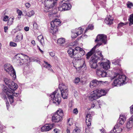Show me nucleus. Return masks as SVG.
<instances>
[{
	"label": "nucleus",
	"instance_id": "nucleus-5",
	"mask_svg": "<svg viewBox=\"0 0 133 133\" xmlns=\"http://www.w3.org/2000/svg\"><path fill=\"white\" fill-rule=\"evenodd\" d=\"M4 69L12 77L13 80L16 78L15 71L13 66L9 64H6L4 65Z\"/></svg>",
	"mask_w": 133,
	"mask_h": 133
},
{
	"label": "nucleus",
	"instance_id": "nucleus-12",
	"mask_svg": "<svg viewBox=\"0 0 133 133\" xmlns=\"http://www.w3.org/2000/svg\"><path fill=\"white\" fill-rule=\"evenodd\" d=\"M16 90H13L9 89L6 87H4L3 89V92L4 94H8L11 95L13 97H17L18 95V93H15L14 91Z\"/></svg>",
	"mask_w": 133,
	"mask_h": 133
},
{
	"label": "nucleus",
	"instance_id": "nucleus-52",
	"mask_svg": "<svg viewBox=\"0 0 133 133\" xmlns=\"http://www.w3.org/2000/svg\"><path fill=\"white\" fill-rule=\"evenodd\" d=\"M33 26L34 29H37L38 28V25L36 23H34L33 24Z\"/></svg>",
	"mask_w": 133,
	"mask_h": 133
},
{
	"label": "nucleus",
	"instance_id": "nucleus-17",
	"mask_svg": "<svg viewBox=\"0 0 133 133\" xmlns=\"http://www.w3.org/2000/svg\"><path fill=\"white\" fill-rule=\"evenodd\" d=\"M59 19H55L53 20L50 23L51 27L56 28L60 26L61 23Z\"/></svg>",
	"mask_w": 133,
	"mask_h": 133
},
{
	"label": "nucleus",
	"instance_id": "nucleus-44",
	"mask_svg": "<svg viewBox=\"0 0 133 133\" xmlns=\"http://www.w3.org/2000/svg\"><path fill=\"white\" fill-rule=\"evenodd\" d=\"M10 45L11 46L15 47L17 46V44L12 42H10Z\"/></svg>",
	"mask_w": 133,
	"mask_h": 133
},
{
	"label": "nucleus",
	"instance_id": "nucleus-35",
	"mask_svg": "<svg viewBox=\"0 0 133 133\" xmlns=\"http://www.w3.org/2000/svg\"><path fill=\"white\" fill-rule=\"evenodd\" d=\"M58 29L57 27H51L50 32L52 34H54L56 33L58 31Z\"/></svg>",
	"mask_w": 133,
	"mask_h": 133
},
{
	"label": "nucleus",
	"instance_id": "nucleus-16",
	"mask_svg": "<svg viewBox=\"0 0 133 133\" xmlns=\"http://www.w3.org/2000/svg\"><path fill=\"white\" fill-rule=\"evenodd\" d=\"M122 129L119 124H117L114 127L113 130L111 131L112 133H119L122 131Z\"/></svg>",
	"mask_w": 133,
	"mask_h": 133
},
{
	"label": "nucleus",
	"instance_id": "nucleus-14",
	"mask_svg": "<svg viewBox=\"0 0 133 133\" xmlns=\"http://www.w3.org/2000/svg\"><path fill=\"white\" fill-rule=\"evenodd\" d=\"M54 126V124H49L45 125L41 128V130L42 131H46L51 129Z\"/></svg>",
	"mask_w": 133,
	"mask_h": 133
},
{
	"label": "nucleus",
	"instance_id": "nucleus-53",
	"mask_svg": "<svg viewBox=\"0 0 133 133\" xmlns=\"http://www.w3.org/2000/svg\"><path fill=\"white\" fill-rule=\"evenodd\" d=\"M54 133H58L60 131L58 129H55L54 130Z\"/></svg>",
	"mask_w": 133,
	"mask_h": 133
},
{
	"label": "nucleus",
	"instance_id": "nucleus-1",
	"mask_svg": "<svg viewBox=\"0 0 133 133\" xmlns=\"http://www.w3.org/2000/svg\"><path fill=\"white\" fill-rule=\"evenodd\" d=\"M68 52L70 57L74 58L73 63L77 62L80 64L79 68L81 69L85 66L84 59L81 58L85 54V52L82 49L79 47H76L74 49L70 48L68 50Z\"/></svg>",
	"mask_w": 133,
	"mask_h": 133
},
{
	"label": "nucleus",
	"instance_id": "nucleus-6",
	"mask_svg": "<svg viewBox=\"0 0 133 133\" xmlns=\"http://www.w3.org/2000/svg\"><path fill=\"white\" fill-rule=\"evenodd\" d=\"M52 99L53 103L55 105H58L61 102V98L60 94L55 91L50 95Z\"/></svg>",
	"mask_w": 133,
	"mask_h": 133
},
{
	"label": "nucleus",
	"instance_id": "nucleus-2",
	"mask_svg": "<svg viewBox=\"0 0 133 133\" xmlns=\"http://www.w3.org/2000/svg\"><path fill=\"white\" fill-rule=\"evenodd\" d=\"M108 92L107 89H97L91 92L88 95V96L90 101H92L105 95Z\"/></svg>",
	"mask_w": 133,
	"mask_h": 133
},
{
	"label": "nucleus",
	"instance_id": "nucleus-28",
	"mask_svg": "<svg viewBox=\"0 0 133 133\" xmlns=\"http://www.w3.org/2000/svg\"><path fill=\"white\" fill-rule=\"evenodd\" d=\"M37 38L41 44L43 46H44L45 43L44 38L43 36L41 35L39 36Z\"/></svg>",
	"mask_w": 133,
	"mask_h": 133
},
{
	"label": "nucleus",
	"instance_id": "nucleus-58",
	"mask_svg": "<svg viewBox=\"0 0 133 133\" xmlns=\"http://www.w3.org/2000/svg\"><path fill=\"white\" fill-rule=\"evenodd\" d=\"M50 55L52 57H53L55 56V53L52 52H50L49 53Z\"/></svg>",
	"mask_w": 133,
	"mask_h": 133
},
{
	"label": "nucleus",
	"instance_id": "nucleus-34",
	"mask_svg": "<svg viewBox=\"0 0 133 133\" xmlns=\"http://www.w3.org/2000/svg\"><path fill=\"white\" fill-rule=\"evenodd\" d=\"M5 94L8 96V98L9 99V101L10 102V103L11 104H12V103H13L14 100H13V98L14 97L12 96L11 95H9V94Z\"/></svg>",
	"mask_w": 133,
	"mask_h": 133
},
{
	"label": "nucleus",
	"instance_id": "nucleus-47",
	"mask_svg": "<svg viewBox=\"0 0 133 133\" xmlns=\"http://www.w3.org/2000/svg\"><path fill=\"white\" fill-rule=\"evenodd\" d=\"M9 17L7 16H4L3 17V21H4L6 22L9 19Z\"/></svg>",
	"mask_w": 133,
	"mask_h": 133
},
{
	"label": "nucleus",
	"instance_id": "nucleus-10",
	"mask_svg": "<svg viewBox=\"0 0 133 133\" xmlns=\"http://www.w3.org/2000/svg\"><path fill=\"white\" fill-rule=\"evenodd\" d=\"M56 2L52 0H45L44 5L45 8L44 11L45 12H49V9L54 7Z\"/></svg>",
	"mask_w": 133,
	"mask_h": 133
},
{
	"label": "nucleus",
	"instance_id": "nucleus-19",
	"mask_svg": "<svg viewBox=\"0 0 133 133\" xmlns=\"http://www.w3.org/2000/svg\"><path fill=\"white\" fill-rule=\"evenodd\" d=\"M96 74L100 77H105L107 75L106 72L100 69H97L96 70Z\"/></svg>",
	"mask_w": 133,
	"mask_h": 133
},
{
	"label": "nucleus",
	"instance_id": "nucleus-31",
	"mask_svg": "<svg viewBox=\"0 0 133 133\" xmlns=\"http://www.w3.org/2000/svg\"><path fill=\"white\" fill-rule=\"evenodd\" d=\"M97 62H92V61H90V64L91 68L94 69H96L97 66Z\"/></svg>",
	"mask_w": 133,
	"mask_h": 133
},
{
	"label": "nucleus",
	"instance_id": "nucleus-11",
	"mask_svg": "<svg viewBox=\"0 0 133 133\" xmlns=\"http://www.w3.org/2000/svg\"><path fill=\"white\" fill-rule=\"evenodd\" d=\"M71 7V5L70 3L61 1L58 9L60 11H65L70 10Z\"/></svg>",
	"mask_w": 133,
	"mask_h": 133
},
{
	"label": "nucleus",
	"instance_id": "nucleus-38",
	"mask_svg": "<svg viewBox=\"0 0 133 133\" xmlns=\"http://www.w3.org/2000/svg\"><path fill=\"white\" fill-rule=\"evenodd\" d=\"M120 60L118 59H115L114 60L112 61V64L115 65L118 64L119 63Z\"/></svg>",
	"mask_w": 133,
	"mask_h": 133
},
{
	"label": "nucleus",
	"instance_id": "nucleus-13",
	"mask_svg": "<svg viewBox=\"0 0 133 133\" xmlns=\"http://www.w3.org/2000/svg\"><path fill=\"white\" fill-rule=\"evenodd\" d=\"M60 89L62 97L64 99L67 98L68 96V90L67 89V87L63 85Z\"/></svg>",
	"mask_w": 133,
	"mask_h": 133
},
{
	"label": "nucleus",
	"instance_id": "nucleus-42",
	"mask_svg": "<svg viewBox=\"0 0 133 133\" xmlns=\"http://www.w3.org/2000/svg\"><path fill=\"white\" fill-rule=\"evenodd\" d=\"M80 79L78 77H76L74 81V82L77 84L80 81Z\"/></svg>",
	"mask_w": 133,
	"mask_h": 133
},
{
	"label": "nucleus",
	"instance_id": "nucleus-39",
	"mask_svg": "<svg viewBox=\"0 0 133 133\" xmlns=\"http://www.w3.org/2000/svg\"><path fill=\"white\" fill-rule=\"evenodd\" d=\"M74 123L73 119L72 118H69L68 119V124L69 125H72Z\"/></svg>",
	"mask_w": 133,
	"mask_h": 133
},
{
	"label": "nucleus",
	"instance_id": "nucleus-21",
	"mask_svg": "<svg viewBox=\"0 0 133 133\" xmlns=\"http://www.w3.org/2000/svg\"><path fill=\"white\" fill-rule=\"evenodd\" d=\"M126 118L124 115H120L118 121L117 123L119 124L121 126V125H122L123 124L124 121L125 120Z\"/></svg>",
	"mask_w": 133,
	"mask_h": 133
},
{
	"label": "nucleus",
	"instance_id": "nucleus-55",
	"mask_svg": "<svg viewBox=\"0 0 133 133\" xmlns=\"http://www.w3.org/2000/svg\"><path fill=\"white\" fill-rule=\"evenodd\" d=\"M73 112L76 114H77L78 112V110L76 108L75 109L73 110Z\"/></svg>",
	"mask_w": 133,
	"mask_h": 133
},
{
	"label": "nucleus",
	"instance_id": "nucleus-36",
	"mask_svg": "<svg viewBox=\"0 0 133 133\" xmlns=\"http://www.w3.org/2000/svg\"><path fill=\"white\" fill-rule=\"evenodd\" d=\"M14 19V17H11L10 18L7 22L8 25H11L12 24Z\"/></svg>",
	"mask_w": 133,
	"mask_h": 133
},
{
	"label": "nucleus",
	"instance_id": "nucleus-32",
	"mask_svg": "<svg viewBox=\"0 0 133 133\" xmlns=\"http://www.w3.org/2000/svg\"><path fill=\"white\" fill-rule=\"evenodd\" d=\"M128 20L129 22V25L131 26L133 24V14H132L130 16Z\"/></svg>",
	"mask_w": 133,
	"mask_h": 133
},
{
	"label": "nucleus",
	"instance_id": "nucleus-40",
	"mask_svg": "<svg viewBox=\"0 0 133 133\" xmlns=\"http://www.w3.org/2000/svg\"><path fill=\"white\" fill-rule=\"evenodd\" d=\"M93 28L94 26L92 25H89L86 29L85 31V32H86L88 30H92L93 29Z\"/></svg>",
	"mask_w": 133,
	"mask_h": 133
},
{
	"label": "nucleus",
	"instance_id": "nucleus-43",
	"mask_svg": "<svg viewBox=\"0 0 133 133\" xmlns=\"http://www.w3.org/2000/svg\"><path fill=\"white\" fill-rule=\"evenodd\" d=\"M101 83L104 85H107L109 84V83L108 81H99V83Z\"/></svg>",
	"mask_w": 133,
	"mask_h": 133
},
{
	"label": "nucleus",
	"instance_id": "nucleus-59",
	"mask_svg": "<svg viewBox=\"0 0 133 133\" xmlns=\"http://www.w3.org/2000/svg\"><path fill=\"white\" fill-rule=\"evenodd\" d=\"M6 106L7 107V109H8L9 108L10 105L9 103L8 102H6Z\"/></svg>",
	"mask_w": 133,
	"mask_h": 133
},
{
	"label": "nucleus",
	"instance_id": "nucleus-26",
	"mask_svg": "<svg viewBox=\"0 0 133 133\" xmlns=\"http://www.w3.org/2000/svg\"><path fill=\"white\" fill-rule=\"evenodd\" d=\"M92 55L90 59V61L97 62L98 60L99 59V57L93 54Z\"/></svg>",
	"mask_w": 133,
	"mask_h": 133
},
{
	"label": "nucleus",
	"instance_id": "nucleus-3",
	"mask_svg": "<svg viewBox=\"0 0 133 133\" xmlns=\"http://www.w3.org/2000/svg\"><path fill=\"white\" fill-rule=\"evenodd\" d=\"M107 41V36L104 34H99L97 35V38L95 40V42H97V44L87 54L88 57L90 56L92 52L96 48L98 47L101 45L102 43L104 44L106 43Z\"/></svg>",
	"mask_w": 133,
	"mask_h": 133
},
{
	"label": "nucleus",
	"instance_id": "nucleus-50",
	"mask_svg": "<svg viewBox=\"0 0 133 133\" xmlns=\"http://www.w3.org/2000/svg\"><path fill=\"white\" fill-rule=\"evenodd\" d=\"M127 7L129 8H131L133 6V4L131 3H129L127 4Z\"/></svg>",
	"mask_w": 133,
	"mask_h": 133
},
{
	"label": "nucleus",
	"instance_id": "nucleus-22",
	"mask_svg": "<svg viewBox=\"0 0 133 133\" xmlns=\"http://www.w3.org/2000/svg\"><path fill=\"white\" fill-rule=\"evenodd\" d=\"M99 84V81H98L96 79H94L91 81L90 83V87L92 88L95 87Z\"/></svg>",
	"mask_w": 133,
	"mask_h": 133
},
{
	"label": "nucleus",
	"instance_id": "nucleus-41",
	"mask_svg": "<svg viewBox=\"0 0 133 133\" xmlns=\"http://www.w3.org/2000/svg\"><path fill=\"white\" fill-rule=\"evenodd\" d=\"M78 29H76L74 30H72L71 31V32L72 33V34H71V37L72 38H75L76 37H74V36H75L76 35L75 33H76V32H74V31H76V30H77Z\"/></svg>",
	"mask_w": 133,
	"mask_h": 133
},
{
	"label": "nucleus",
	"instance_id": "nucleus-57",
	"mask_svg": "<svg viewBox=\"0 0 133 133\" xmlns=\"http://www.w3.org/2000/svg\"><path fill=\"white\" fill-rule=\"evenodd\" d=\"M24 30L26 31H28L29 30V28L28 26H26L24 28Z\"/></svg>",
	"mask_w": 133,
	"mask_h": 133
},
{
	"label": "nucleus",
	"instance_id": "nucleus-4",
	"mask_svg": "<svg viewBox=\"0 0 133 133\" xmlns=\"http://www.w3.org/2000/svg\"><path fill=\"white\" fill-rule=\"evenodd\" d=\"M114 78H115L112 83V85L114 86L123 85L126 84L127 81V78L124 75H121L117 74L116 77H114Z\"/></svg>",
	"mask_w": 133,
	"mask_h": 133
},
{
	"label": "nucleus",
	"instance_id": "nucleus-15",
	"mask_svg": "<svg viewBox=\"0 0 133 133\" xmlns=\"http://www.w3.org/2000/svg\"><path fill=\"white\" fill-rule=\"evenodd\" d=\"M95 49L92 52L90 56L89 57H88L87 56V59H88L91 55L93 54H95L96 55V54L98 55L99 57V59L100 60H103V55L102 54V52L101 51L99 50H96L95 51Z\"/></svg>",
	"mask_w": 133,
	"mask_h": 133
},
{
	"label": "nucleus",
	"instance_id": "nucleus-23",
	"mask_svg": "<svg viewBox=\"0 0 133 133\" xmlns=\"http://www.w3.org/2000/svg\"><path fill=\"white\" fill-rule=\"evenodd\" d=\"M23 36V35L21 33H18L15 37V42H19L21 41L22 39Z\"/></svg>",
	"mask_w": 133,
	"mask_h": 133
},
{
	"label": "nucleus",
	"instance_id": "nucleus-25",
	"mask_svg": "<svg viewBox=\"0 0 133 133\" xmlns=\"http://www.w3.org/2000/svg\"><path fill=\"white\" fill-rule=\"evenodd\" d=\"M44 63L43 64L44 67L48 69L50 71L53 72V70L51 68V66L46 61H44Z\"/></svg>",
	"mask_w": 133,
	"mask_h": 133
},
{
	"label": "nucleus",
	"instance_id": "nucleus-48",
	"mask_svg": "<svg viewBox=\"0 0 133 133\" xmlns=\"http://www.w3.org/2000/svg\"><path fill=\"white\" fill-rule=\"evenodd\" d=\"M17 12L18 14V16H20L22 14V11L18 9L17 10Z\"/></svg>",
	"mask_w": 133,
	"mask_h": 133
},
{
	"label": "nucleus",
	"instance_id": "nucleus-7",
	"mask_svg": "<svg viewBox=\"0 0 133 133\" xmlns=\"http://www.w3.org/2000/svg\"><path fill=\"white\" fill-rule=\"evenodd\" d=\"M4 81L5 84L8 86V88L9 89L16 90L18 88V86L16 83L9 78H4Z\"/></svg>",
	"mask_w": 133,
	"mask_h": 133
},
{
	"label": "nucleus",
	"instance_id": "nucleus-27",
	"mask_svg": "<svg viewBox=\"0 0 133 133\" xmlns=\"http://www.w3.org/2000/svg\"><path fill=\"white\" fill-rule=\"evenodd\" d=\"M78 29L76 30V31H74V32H76L75 33L76 35L74 36V37H76L78 35L81 34L83 31V29H82L81 27H79L78 29Z\"/></svg>",
	"mask_w": 133,
	"mask_h": 133
},
{
	"label": "nucleus",
	"instance_id": "nucleus-8",
	"mask_svg": "<svg viewBox=\"0 0 133 133\" xmlns=\"http://www.w3.org/2000/svg\"><path fill=\"white\" fill-rule=\"evenodd\" d=\"M63 115V110H59L52 116V120L53 122H58L60 121Z\"/></svg>",
	"mask_w": 133,
	"mask_h": 133
},
{
	"label": "nucleus",
	"instance_id": "nucleus-54",
	"mask_svg": "<svg viewBox=\"0 0 133 133\" xmlns=\"http://www.w3.org/2000/svg\"><path fill=\"white\" fill-rule=\"evenodd\" d=\"M130 112L131 114H133V104L130 107Z\"/></svg>",
	"mask_w": 133,
	"mask_h": 133
},
{
	"label": "nucleus",
	"instance_id": "nucleus-24",
	"mask_svg": "<svg viewBox=\"0 0 133 133\" xmlns=\"http://www.w3.org/2000/svg\"><path fill=\"white\" fill-rule=\"evenodd\" d=\"M113 19L109 15L106 18L105 22L107 24H111L112 23Z\"/></svg>",
	"mask_w": 133,
	"mask_h": 133
},
{
	"label": "nucleus",
	"instance_id": "nucleus-56",
	"mask_svg": "<svg viewBox=\"0 0 133 133\" xmlns=\"http://www.w3.org/2000/svg\"><path fill=\"white\" fill-rule=\"evenodd\" d=\"M100 131L101 132V133H106L105 130L103 129L100 130Z\"/></svg>",
	"mask_w": 133,
	"mask_h": 133
},
{
	"label": "nucleus",
	"instance_id": "nucleus-33",
	"mask_svg": "<svg viewBox=\"0 0 133 133\" xmlns=\"http://www.w3.org/2000/svg\"><path fill=\"white\" fill-rule=\"evenodd\" d=\"M34 11L32 10L28 12L26 14V15L29 17H31V16L34 15Z\"/></svg>",
	"mask_w": 133,
	"mask_h": 133
},
{
	"label": "nucleus",
	"instance_id": "nucleus-51",
	"mask_svg": "<svg viewBox=\"0 0 133 133\" xmlns=\"http://www.w3.org/2000/svg\"><path fill=\"white\" fill-rule=\"evenodd\" d=\"M49 17H56V14L54 13L52 14H50V13H49Z\"/></svg>",
	"mask_w": 133,
	"mask_h": 133
},
{
	"label": "nucleus",
	"instance_id": "nucleus-30",
	"mask_svg": "<svg viewBox=\"0 0 133 133\" xmlns=\"http://www.w3.org/2000/svg\"><path fill=\"white\" fill-rule=\"evenodd\" d=\"M129 120L126 124V127L128 129L131 128L133 127V121L129 119Z\"/></svg>",
	"mask_w": 133,
	"mask_h": 133
},
{
	"label": "nucleus",
	"instance_id": "nucleus-61",
	"mask_svg": "<svg viewBox=\"0 0 133 133\" xmlns=\"http://www.w3.org/2000/svg\"><path fill=\"white\" fill-rule=\"evenodd\" d=\"M37 48H38V49H39V50L40 51V52L42 54H43V51L38 46H37Z\"/></svg>",
	"mask_w": 133,
	"mask_h": 133
},
{
	"label": "nucleus",
	"instance_id": "nucleus-37",
	"mask_svg": "<svg viewBox=\"0 0 133 133\" xmlns=\"http://www.w3.org/2000/svg\"><path fill=\"white\" fill-rule=\"evenodd\" d=\"M81 130L79 128L76 127L74 130L73 133H79Z\"/></svg>",
	"mask_w": 133,
	"mask_h": 133
},
{
	"label": "nucleus",
	"instance_id": "nucleus-49",
	"mask_svg": "<svg viewBox=\"0 0 133 133\" xmlns=\"http://www.w3.org/2000/svg\"><path fill=\"white\" fill-rule=\"evenodd\" d=\"M25 5V7L27 8H29L31 6V5L29 3H26Z\"/></svg>",
	"mask_w": 133,
	"mask_h": 133
},
{
	"label": "nucleus",
	"instance_id": "nucleus-60",
	"mask_svg": "<svg viewBox=\"0 0 133 133\" xmlns=\"http://www.w3.org/2000/svg\"><path fill=\"white\" fill-rule=\"evenodd\" d=\"M8 29V27L7 26L4 27V31L5 32H7V30Z\"/></svg>",
	"mask_w": 133,
	"mask_h": 133
},
{
	"label": "nucleus",
	"instance_id": "nucleus-64",
	"mask_svg": "<svg viewBox=\"0 0 133 133\" xmlns=\"http://www.w3.org/2000/svg\"><path fill=\"white\" fill-rule=\"evenodd\" d=\"M129 119L133 121V115L129 118Z\"/></svg>",
	"mask_w": 133,
	"mask_h": 133
},
{
	"label": "nucleus",
	"instance_id": "nucleus-46",
	"mask_svg": "<svg viewBox=\"0 0 133 133\" xmlns=\"http://www.w3.org/2000/svg\"><path fill=\"white\" fill-rule=\"evenodd\" d=\"M97 103H98V102L97 101H94L93 102V103L91 104V108H94L95 106H96V104Z\"/></svg>",
	"mask_w": 133,
	"mask_h": 133
},
{
	"label": "nucleus",
	"instance_id": "nucleus-29",
	"mask_svg": "<svg viewBox=\"0 0 133 133\" xmlns=\"http://www.w3.org/2000/svg\"><path fill=\"white\" fill-rule=\"evenodd\" d=\"M65 42V39L63 38H61L58 39L57 40L58 43L60 45H62Z\"/></svg>",
	"mask_w": 133,
	"mask_h": 133
},
{
	"label": "nucleus",
	"instance_id": "nucleus-9",
	"mask_svg": "<svg viewBox=\"0 0 133 133\" xmlns=\"http://www.w3.org/2000/svg\"><path fill=\"white\" fill-rule=\"evenodd\" d=\"M14 58L17 60L19 61V62H18L20 63V65H21L27 62L29 57L27 55L22 54H19L16 55Z\"/></svg>",
	"mask_w": 133,
	"mask_h": 133
},
{
	"label": "nucleus",
	"instance_id": "nucleus-18",
	"mask_svg": "<svg viewBox=\"0 0 133 133\" xmlns=\"http://www.w3.org/2000/svg\"><path fill=\"white\" fill-rule=\"evenodd\" d=\"M110 62L109 61H107L105 62H101L100 65L101 67L105 70H108L110 67L109 64Z\"/></svg>",
	"mask_w": 133,
	"mask_h": 133
},
{
	"label": "nucleus",
	"instance_id": "nucleus-20",
	"mask_svg": "<svg viewBox=\"0 0 133 133\" xmlns=\"http://www.w3.org/2000/svg\"><path fill=\"white\" fill-rule=\"evenodd\" d=\"M92 119V117L90 114H88L86 116V124L88 127L91 124V122Z\"/></svg>",
	"mask_w": 133,
	"mask_h": 133
},
{
	"label": "nucleus",
	"instance_id": "nucleus-62",
	"mask_svg": "<svg viewBox=\"0 0 133 133\" xmlns=\"http://www.w3.org/2000/svg\"><path fill=\"white\" fill-rule=\"evenodd\" d=\"M31 43L34 45H35L36 44L35 41L34 40L32 41Z\"/></svg>",
	"mask_w": 133,
	"mask_h": 133
},
{
	"label": "nucleus",
	"instance_id": "nucleus-63",
	"mask_svg": "<svg viewBox=\"0 0 133 133\" xmlns=\"http://www.w3.org/2000/svg\"><path fill=\"white\" fill-rule=\"evenodd\" d=\"M85 132L86 133H90V132L89 130L88 129H87L85 130Z\"/></svg>",
	"mask_w": 133,
	"mask_h": 133
},
{
	"label": "nucleus",
	"instance_id": "nucleus-45",
	"mask_svg": "<svg viewBox=\"0 0 133 133\" xmlns=\"http://www.w3.org/2000/svg\"><path fill=\"white\" fill-rule=\"evenodd\" d=\"M127 23H124L123 22H121L118 25V27L120 28L123 26L126 25Z\"/></svg>",
	"mask_w": 133,
	"mask_h": 133
}]
</instances>
